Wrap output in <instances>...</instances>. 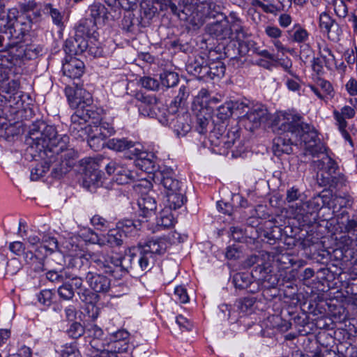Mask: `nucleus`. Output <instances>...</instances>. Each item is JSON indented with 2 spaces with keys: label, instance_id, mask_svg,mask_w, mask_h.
<instances>
[{
  "label": "nucleus",
  "instance_id": "1",
  "mask_svg": "<svg viewBox=\"0 0 357 357\" xmlns=\"http://www.w3.org/2000/svg\"><path fill=\"white\" fill-rule=\"evenodd\" d=\"M273 130L280 135L287 132L288 136L289 133L296 142L303 143L305 155L316 157L326 151L314 127L302 122L299 116L289 113L279 114L274 120Z\"/></svg>",
  "mask_w": 357,
  "mask_h": 357
},
{
  "label": "nucleus",
  "instance_id": "2",
  "mask_svg": "<svg viewBox=\"0 0 357 357\" xmlns=\"http://www.w3.org/2000/svg\"><path fill=\"white\" fill-rule=\"evenodd\" d=\"M6 51L0 53V93H6L13 96L18 95L20 82L10 79L11 69L26 59V50L22 42L9 41L6 43Z\"/></svg>",
  "mask_w": 357,
  "mask_h": 357
},
{
  "label": "nucleus",
  "instance_id": "3",
  "mask_svg": "<svg viewBox=\"0 0 357 357\" xmlns=\"http://www.w3.org/2000/svg\"><path fill=\"white\" fill-rule=\"evenodd\" d=\"M168 6L171 12L181 20L189 22L197 27L202 26L208 19L222 16L221 6L213 1L188 3L181 10L174 2L170 1Z\"/></svg>",
  "mask_w": 357,
  "mask_h": 357
},
{
  "label": "nucleus",
  "instance_id": "4",
  "mask_svg": "<svg viewBox=\"0 0 357 357\" xmlns=\"http://www.w3.org/2000/svg\"><path fill=\"white\" fill-rule=\"evenodd\" d=\"M29 137L40 152L47 155V158H52L53 153L62 151L66 147V142L69 141L68 136H59L54 126L47 125L43 121L33 125Z\"/></svg>",
  "mask_w": 357,
  "mask_h": 357
},
{
  "label": "nucleus",
  "instance_id": "5",
  "mask_svg": "<svg viewBox=\"0 0 357 357\" xmlns=\"http://www.w3.org/2000/svg\"><path fill=\"white\" fill-rule=\"evenodd\" d=\"M96 268L115 279H121L129 272H132V249L126 252L123 257H114L103 251H97L90 255Z\"/></svg>",
  "mask_w": 357,
  "mask_h": 357
},
{
  "label": "nucleus",
  "instance_id": "6",
  "mask_svg": "<svg viewBox=\"0 0 357 357\" xmlns=\"http://www.w3.org/2000/svg\"><path fill=\"white\" fill-rule=\"evenodd\" d=\"M312 167L317 172V181L320 186L337 188L344 185V176L338 173L337 162L328 155H324L321 159L313 160Z\"/></svg>",
  "mask_w": 357,
  "mask_h": 357
},
{
  "label": "nucleus",
  "instance_id": "7",
  "mask_svg": "<svg viewBox=\"0 0 357 357\" xmlns=\"http://www.w3.org/2000/svg\"><path fill=\"white\" fill-rule=\"evenodd\" d=\"M58 248V241L56 238L43 236L40 245L33 250H28L24 255V261L27 264L31 266L36 272L43 271L45 268V260L47 258V252L52 253Z\"/></svg>",
  "mask_w": 357,
  "mask_h": 357
},
{
  "label": "nucleus",
  "instance_id": "8",
  "mask_svg": "<svg viewBox=\"0 0 357 357\" xmlns=\"http://www.w3.org/2000/svg\"><path fill=\"white\" fill-rule=\"evenodd\" d=\"M323 204L324 201L320 195L313 197L306 202L302 201L293 207L295 218L302 226H311L317 222L318 211Z\"/></svg>",
  "mask_w": 357,
  "mask_h": 357
},
{
  "label": "nucleus",
  "instance_id": "9",
  "mask_svg": "<svg viewBox=\"0 0 357 357\" xmlns=\"http://www.w3.org/2000/svg\"><path fill=\"white\" fill-rule=\"evenodd\" d=\"M68 142H66V147L59 151L58 153H53L52 158H47L48 162H52V178L59 179L67 174L75 165L77 158V152L73 148H68Z\"/></svg>",
  "mask_w": 357,
  "mask_h": 357
},
{
  "label": "nucleus",
  "instance_id": "10",
  "mask_svg": "<svg viewBox=\"0 0 357 357\" xmlns=\"http://www.w3.org/2000/svg\"><path fill=\"white\" fill-rule=\"evenodd\" d=\"M64 258L61 253H54L47 259L45 268L47 280L52 283L62 284L70 277V271L63 267ZM45 271V270L43 271Z\"/></svg>",
  "mask_w": 357,
  "mask_h": 357
},
{
  "label": "nucleus",
  "instance_id": "11",
  "mask_svg": "<svg viewBox=\"0 0 357 357\" xmlns=\"http://www.w3.org/2000/svg\"><path fill=\"white\" fill-rule=\"evenodd\" d=\"M176 112L172 110H165L160 116H158V119L162 124L173 128L177 135L184 136L191 128L189 123L190 114L188 113L176 114Z\"/></svg>",
  "mask_w": 357,
  "mask_h": 357
},
{
  "label": "nucleus",
  "instance_id": "12",
  "mask_svg": "<svg viewBox=\"0 0 357 357\" xmlns=\"http://www.w3.org/2000/svg\"><path fill=\"white\" fill-rule=\"evenodd\" d=\"M268 112L261 104H251L248 112L243 117V123L245 128L252 132L258 128L261 123L266 122L268 119Z\"/></svg>",
  "mask_w": 357,
  "mask_h": 357
},
{
  "label": "nucleus",
  "instance_id": "13",
  "mask_svg": "<svg viewBox=\"0 0 357 357\" xmlns=\"http://www.w3.org/2000/svg\"><path fill=\"white\" fill-rule=\"evenodd\" d=\"M337 229H340L342 234L337 238V244L342 249L344 254H347L349 252L347 251V248L344 247V245L340 243V238L344 236H351L353 239L357 238V220L354 218H350L348 215V213L343 211L340 216L338 215L337 218Z\"/></svg>",
  "mask_w": 357,
  "mask_h": 357
},
{
  "label": "nucleus",
  "instance_id": "14",
  "mask_svg": "<svg viewBox=\"0 0 357 357\" xmlns=\"http://www.w3.org/2000/svg\"><path fill=\"white\" fill-rule=\"evenodd\" d=\"M65 93L70 106L77 109L93 102L91 94L77 84L74 87L66 86Z\"/></svg>",
  "mask_w": 357,
  "mask_h": 357
},
{
  "label": "nucleus",
  "instance_id": "15",
  "mask_svg": "<svg viewBox=\"0 0 357 357\" xmlns=\"http://www.w3.org/2000/svg\"><path fill=\"white\" fill-rule=\"evenodd\" d=\"M167 248V241L165 238L149 240L144 243H139L137 250H141L146 258L151 259L153 266L156 256L163 255Z\"/></svg>",
  "mask_w": 357,
  "mask_h": 357
},
{
  "label": "nucleus",
  "instance_id": "16",
  "mask_svg": "<svg viewBox=\"0 0 357 357\" xmlns=\"http://www.w3.org/2000/svg\"><path fill=\"white\" fill-rule=\"evenodd\" d=\"M13 20V22L7 33L8 38L10 41L22 42L31 28V20L24 15H17V18Z\"/></svg>",
  "mask_w": 357,
  "mask_h": 357
},
{
  "label": "nucleus",
  "instance_id": "17",
  "mask_svg": "<svg viewBox=\"0 0 357 357\" xmlns=\"http://www.w3.org/2000/svg\"><path fill=\"white\" fill-rule=\"evenodd\" d=\"M89 252L88 254H77L73 256L68 257V261L67 264V267L68 271L72 269L73 271V273H76L79 275H87L88 273H91L89 271L90 264L93 263L90 258V255L93 253Z\"/></svg>",
  "mask_w": 357,
  "mask_h": 357
},
{
  "label": "nucleus",
  "instance_id": "18",
  "mask_svg": "<svg viewBox=\"0 0 357 357\" xmlns=\"http://www.w3.org/2000/svg\"><path fill=\"white\" fill-rule=\"evenodd\" d=\"M93 130V125L75 112L71 116V123L69 126L70 134L75 139L84 140Z\"/></svg>",
  "mask_w": 357,
  "mask_h": 357
},
{
  "label": "nucleus",
  "instance_id": "19",
  "mask_svg": "<svg viewBox=\"0 0 357 357\" xmlns=\"http://www.w3.org/2000/svg\"><path fill=\"white\" fill-rule=\"evenodd\" d=\"M154 178L162 185L167 190V192L181 190V183L174 178V172L171 168L164 167L159 169L154 174Z\"/></svg>",
  "mask_w": 357,
  "mask_h": 357
},
{
  "label": "nucleus",
  "instance_id": "20",
  "mask_svg": "<svg viewBox=\"0 0 357 357\" xmlns=\"http://www.w3.org/2000/svg\"><path fill=\"white\" fill-rule=\"evenodd\" d=\"M222 19L208 24L206 26V32L217 40L231 38V32L229 29V18L222 14Z\"/></svg>",
  "mask_w": 357,
  "mask_h": 357
},
{
  "label": "nucleus",
  "instance_id": "21",
  "mask_svg": "<svg viewBox=\"0 0 357 357\" xmlns=\"http://www.w3.org/2000/svg\"><path fill=\"white\" fill-rule=\"evenodd\" d=\"M109 174H113V179L119 185H124L132 181L135 176L126 167L121 165L115 161H111L106 166Z\"/></svg>",
  "mask_w": 357,
  "mask_h": 357
},
{
  "label": "nucleus",
  "instance_id": "22",
  "mask_svg": "<svg viewBox=\"0 0 357 357\" xmlns=\"http://www.w3.org/2000/svg\"><path fill=\"white\" fill-rule=\"evenodd\" d=\"M89 45V41L85 37L78 36L76 33L73 37L68 38L64 45L66 56L70 57L84 53Z\"/></svg>",
  "mask_w": 357,
  "mask_h": 357
},
{
  "label": "nucleus",
  "instance_id": "23",
  "mask_svg": "<svg viewBox=\"0 0 357 357\" xmlns=\"http://www.w3.org/2000/svg\"><path fill=\"white\" fill-rule=\"evenodd\" d=\"M84 64L75 56H66L62 71L65 76L70 79H79L84 73Z\"/></svg>",
  "mask_w": 357,
  "mask_h": 357
},
{
  "label": "nucleus",
  "instance_id": "24",
  "mask_svg": "<svg viewBox=\"0 0 357 357\" xmlns=\"http://www.w3.org/2000/svg\"><path fill=\"white\" fill-rule=\"evenodd\" d=\"M240 131L238 127H232L226 134L222 136L221 146L218 149H213V152L218 154H227L228 149L232 148L236 144H240Z\"/></svg>",
  "mask_w": 357,
  "mask_h": 357
},
{
  "label": "nucleus",
  "instance_id": "25",
  "mask_svg": "<svg viewBox=\"0 0 357 357\" xmlns=\"http://www.w3.org/2000/svg\"><path fill=\"white\" fill-rule=\"evenodd\" d=\"M135 98L140 102L138 107L141 114L149 116H153L155 114L157 117L158 116L155 112L158 102V99L155 96L145 95L142 92H138L135 94ZM159 116L160 115L159 114Z\"/></svg>",
  "mask_w": 357,
  "mask_h": 357
},
{
  "label": "nucleus",
  "instance_id": "26",
  "mask_svg": "<svg viewBox=\"0 0 357 357\" xmlns=\"http://www.w3.org/2000/svg\"><path fill=\"white\" fill-rule=\"evenodd\" d=\"M129 333L126 330H118L109 335V341H106L107 347H112V349L119 351V353L126 352L128 351V340Z\"/></svg>",
  "mask_w": 357,
  "mask_h": 357
},
{
  "label": "nucleus",
  "instance_id": "27",
  "mask_svg": "<svg viewBox=\"0 0 357 357\" xmlns=\"http://www.w3.org/2000/svg\"><path fill=\"white\" fill-rule=\"evenodd\" d=\"M86 281L95 292L106 293L110 289V280L100 273H88Z\"/></svg>",
  "mask_w": 357,
  "mask_h": 357
},
{
  "label": "nucleus",
  "instance_id": "28",
  "mask_svg": "<svg viewBox=\"0 0 357 357\" xmlns=\"http://www.w3.org/2000/svg\"><path fill=\"white\" fill-rule=\"evenodd\" d=\"M83 179L89 186L95 185L100 178V172L96 169L97 165L90 158L82 160Z\"/></svg>",
  "mask_w": 357,
  "mask_h": 357
},
{
  "label": "nucleus",
  "instance_id": "29",
  "mask_svg": "<svg viewBox=\"0 0 357 357\" xmlns=\"http://www.w3.org/2000/svg\"><path fill=\"white\" fill-rule=\"evenodd\" d=\"M254 45L253 40L240 41L238 43V47L235 42H231L225 48V54L228 57L234 59L239 55H245L250 51L254 52Z\"/></svg>",
  "mask_w": 357,
  "mask_h": 357
},
{
  "label": "nucleus",
  "instance_id": "30",
  "mask_svg": "<svg viewBox=\"0 0 357 357\" xmlns=\"http://www.w3.org/2000/svg\"><path fill=\"white\" fill-rule=\"evenodd\" d=\"M283 132L282 134H284ZM292 138L291 135L286 137L278 136L274 138L273 141V152L275 155L280 156L282 154H290L293 152V142H291Z\"/></svg>",
  "mask_w": 357,
  "mask_h": 357
},
{
  "label": "nucleus",
  "instance_id": "31",
  "mask_svg": "<svg viewBox=\"0 0 357 357\" xmlns=\"http://www.w3.org/2000/svg\"><path fill=\"white\" fill-rule=\"evenodd\" d=\"M132 272L141 273L143 271H150L152 266L151 259L146 258L141 250H137V247L132 248Z\"/></svg>",
  "mask_w": 357,
  "mask_h": 357
},
{
  "label": "nucleus",
  "instance_id": "32",
  "mask_svg": "<svg viewBox=\"0 0 357 357\" xmlns=\"http://www.w3.org/2000/svg\"><path fill=\"white\" fill-rule=\"evenodd\" d=\"M96 22L95 20L86 18L79 22L75 29V33L78 36L85 37L86 40L93 38L96 40Z\"/></svg>",
  "mask_w": 357,
  "mask_h": 357
},
{
  "label": "nucleus",
  "instance_id": "33",
  "mask_svg": "<svg viewBox=\"0 0 357 357\" xmlns=\"http://www.w3.org/2000/svg\"><path fill=\"white\" fill-rule=\"evenodd\" d=\"M229 29L231 32V38H235L237 40L245 38L247 33L244 26L242 25L241 20L237 17L235 13H231L229 17Z\"/></svg>",
  "mask_w": 357,
  "mask_h": 357
},
{
  "label": "nucleus",
  "instance_id": "34",
  "mask_svg": "<svg viewBox=\"0 0 357 357\" xmlns=\"http://www.w3.org/2000/svg\"><path fill=\"white\" fill-rule=\"evenodd\" d=\"M139 215L146 218L151 215L156 209L157 204L155 198L150 194L142 195L138 199Z\"/></svg>",
  "mask_w": 357,
  "mask_h": 357
},
{
  "label": "nucleus",
  "instance_id": "35",
  "mask_svg": "<svg viewBox=\"0 0 357 357\" xmlns=\"http://www.w3.org/2000/svg\"><path fill=\"white\" fill-rule=\"evenodd\" d=\"M120 230L119 227L116 226L115 228L111 229L104 235L105 245H108L112 248L120 247L123 245L124 240L126 238V234Z\"/></svg>",
  "mask_w": 357,
  "mask_h": 357
},
{
  "label": "nucleus",
  "instance_id": "36",
  "mask_svg": "<svg viewBox=\"0 0 357 357\" xmlns=\"http://www.w3.org/2000/svg\"><path fill=\"white\" fill-rule=\"evenodd\" d=\"M89 134L85 139H87L88 144L94 151H99L106 146L107 137L104 133L101 132L100 128H93Z\"/></svg>",
  "mask_w": 357,
  "mask_h": 357
},
{
  "label": "nucleus",
  "instance_id": "37",
  "mask_svg": "<svg viewBox=\"0 0 357 357\" xmlns=\"http://www.w3.org/2000/svg\"><path fill=\"white\" fill-rule=\"evenodd\" d=\"M105 345H107L106 343L98 344L97 340L92 342L91 349H89V351L91 350L89 355L91 357H117L116 354L119 351L112 349V347L105 349Z\"/></svg>",
  "mask_w": 357,
  "mask_h": 357
},
{
  "label": "nucleus",
  "instance_id": "38",
  "mask_svg": "<svg viewBox=\"0 0 357 357\" xmlns=\"http://www.w3.org/2000/svg\"><path fill=\"white\" fill-rule=\"evenodd\" d=\"M40 157L43 159V162L37 164L34 167H33L31 170V179L32 181H38L41 177H43L47 171L50 169H52V162H48V159L47 155H43V153L40 152ZM52 170H51L52 172Z\"/></svg>",
  "mask_w": 357,
  "mask_h": 357
},
{
  "label": "nucleus",
  "instance_id": "39",
  "mask_svg": "<svg viewBox=\"0 0 357 357\" xmlns=\"http://www.w3.org/2000/svg\"><path fill=\"white\" fill-rule=\"evenodd\" d=\"M18 11L15 8H13L8 10L6 13L4 11V6L0 8V32L8 33L11 26L13 19L17 18Z\"/></svg>",
  "mask_w": 357,
  "mask_h": 357
},
{
  "label": "nucleus",
  "instance_id": "40",
  "mask_svg": "<svg viewBox=\"0 0 357 357\" xmlns=\"http://www.w3.org/2000/svg\"><path fill=\"white\" fill-rule=\"evenodd\" d=\"M198 112L197 117V130L200 134H205L207 132V127L211 121V111L208 108L196 109Z\"/></svg>",
  "mask_w": 357,
  "mask_h": 357
},
{
  "label": "nucleus",
  "instance_id": "41",
  "mask_svg": "<svg viewBox=\"0 0 357 357\" xmlns=\"http://www.w3.org/2000/svg\"><path fill=\"white\" fill-rule=\"evenodd\" d=\"M107 147L116 151H124L135 149V143L127 138H112L107 141Z\"/></svg>",
  "mask_w": 357,
  "mask_h": 357
},
{
  "label": "nucleus",
  "instance_id": "42",
  "mask_svg": "<svg viewBox=\"0 0 357 357\" xmlns=\"http://www.w3.org/2000/svg\"><path fill=\"white\" fill-rule=\"evenodd\" d=\"M167 203L169 210H176L181 208L186 202V197L184 196V192L181 190H175L173 192H167Z\"/></svg>",
  "mask_w": 357,
  "mask_h": 357
},
{
  "label": "nucleus",
  "instance_id": "43",
  "mask_svg": "<svg viewBox=\"0 0 357 357\" xmlns=\"http://www.w3.org/2000/svg\"><path fill=\"white\" fill-rule=\"evenodd\" d=\"M175 222L171 210L164 208L156 219V229L158 231L172 227Z\"/></svg>",
  "mask_w": 357,
  "mask_h": 357
},
{
  "label": "nucleus",
  "instance_id": "44",
  "mask_svg": "<svg viewBox=\"0 0 357 357\" xmlns=\"http://www.w3.org/2000/svg\"><path fill=\"white\" fill-rule=\"evenodd\" d=\"M91 104L85 105L84 107H80V109H78L76 110V113L77 114H79L82 118H83L87 123L88 121L91 119L93 122H98L100 119V114L96 108L95 106L92 105Z\"/></svg>",
  "mask_w": 357,
  "mask_h": 357
},
{
  "label": "nucleus",
  "instance_id": "45",
  "mask_svg": "<svg viewBox=\"0 0 357 357\" xmlns=\"http://www.w3.org/2000/svg\"><path fill=\"white\" fill-rule=\"evenodd\" d=\"M134 155L139 158L137 160V165L140 166L142 169L147 172H157L155 169V163L151 158H146L144 155H147L145 153L140 152L137 148H135L133 151Z\"/></svg>",
  "mask_w": 357,
  "mask_h": 357
},
{
  "label": "nucleus",
  "instance_id": "46",
  "mask_svg": "<svg viewBox=\"0 0 357 357\" xmlns=\"http://www.w3.org/2000/svg\"><path fill=\"white\" fill-rule=\"evenodd\" d=\"M252 278L248 273H237L232 278V283L236 289H245L251 285L256 284L255 282H252Z\"/></svg>",
  "mask_w": 357,
  "mask_h": 357
},
{
  "label": "nucleus",
  "instance_id": "47",
  "mask_svg": "<svg viewBox=\"0 0 357 357\" xmlns=\"http://www.w3.org/2000/svg\"><path fill=\"white\" fill-rule=\"evenodd\" d=\"M225 127L223 125H215L209 132L208 142L212 146V149H218L221 146L222 136L224 135Z\"/></svg>",
  "mask_w": 357,
  "mask_h": 357
},
{
  "label": "nucleus",
  "instance_id": "48",
  "mask_svg": "<svg viewBox=\"0 0 357 357\" xmlns=\"http://www.w3.org/2000/svg\"><path fill=\"white\" fill-rule=\"evenodd\" d=\"M340 243L344 245L349 252L344 254V257L347 260L354 259L355 257V251L357 252V238L354 240L351 236H344L340 238Z\"/></svg>",
  "mask_w": 357,
  "mask_h": 357
},
{
  "label": "nucleus",
  "instance_id": "49",
  "mask_svg": "<svg viewBox=\"0 0 357 357\" xmlns=\"http://www.w3.org/2000/svg\"><path fill=\"white\" fill-rule=\"evenodd\" d=\"M264 236L270 241H275L282 236V229L275 225L271 220L266 221L264 224Z\"/></svg>",
  "mask_w": 357,
  "mask_h": 357
},
{
  "label": "nucleus",
  "instance_id": "50",
  "mask_svg": "<svg viewBox=\"0 0 357 357\" xmlns=\"http://www.w3.org/2000/svg\"><path fill=\"white\" fill-rule=\"evenodd\" d=\"M190 94L189 89L184 85L179 88L178 93L175 97L174 100L171 104L170 107L167 110H172V112H177L178 107L184 105L185 100L188 98ZM165 110H167L165 109Z\"/></svg>",
  "mask_w": 357,
  "mask_h": 357
},
{
  "label": "nucleus",
  "instance_id": "51",
  "mask_svg": "<svg viewBox=\"0 0 357 357\" xmlns=\"http://www.w3.org/2000/svg\"><path fill=\"white\" fill-rule=\"evenodd\" d=\"M85 333L89 337H91L92 340L89 342V347H91V342L97 340L99 343H106V340H102L103 331L101 328L96 324H91L86 326Z\"/></svg>",
  "mask_w": 357,
  "mask_h": 357
},
{
  "label": "nucleus",
  "instance_id": "52",
  "mask_svg": "<svg viewBox=\"0 0 357 357\" xmlns=\"http://www.w3.org/2000/svg\"><path fill=\"white\" fill-rule=\"evenodd\" d=\"M160 79L162 87L167 89L176 86L179 80L177 73L172 71H164L160 75Z\"/></svg>",
  "mask_w": 357,
  "mask_h": 357
},
{
  "label": "nucleus",
  "instance_id": "53",
  "mask_svg": "<svg viewBox=\"0 0 357 357\" xmlns=\"http://www.w3.org/2000/svg\"><path fill=\"white\" fill-rule=\"evenodd\" d=\"M42 10L45 14H47L51 16L54 24L58 26H61L63 25V14L58 9L54 8L52 4L47 3L44 5Z\"/></svg>",
  "mask_w": 357,
  "mask_h": 357
},
{
  "label": "nucleus",
  "instance_id": "54",
  "mask_svg": "<svg viewBox=\"0 0 357 357\" xmlns=\"http://www.w3.org/2000/svg\"><path fill=\"white\" fill-rule=\"evenodd\" d=\"M232 111L241 118V121L243 122V117L248 112L249 108L252 103L248 100H236L231 101Z\"/></svg>",
  "mask_w": 357,
  "mask_h": 357
},
{
  "label": "nucleus",
  "instance_id": "55",
  "mask_svg": "<svg viewBox=\"0 0 357 357\" xmlns=\"http://www.w3.org/2000/svg\"><path fill=\"white\" fill-rule=\"evenodd\" d=\"M288 33L292 40L296 43H303L308 38L307 31L299 24H296Z\"/></svg>",
  "mask_w": 357,
  "mask_h": 357
},
{
  "label": "nucleus",
  "instance_id": "56",
  "mask_svg": "<svg viewBox=\"0 0 357 357\" xmlns=\"http://www.w3.org/2000/svg\"><path fill=\"white\" fill-rule=\"evenodd\" d=\"M90 15L91 17V20H96L100 18L106 19L107 18V9L105 6L100 3H93L89 8Z\"/></svg>",
  "mask_w": 357,
  "mask_h": 357
},
{
  "label": "nucleus",
  "instance_id": "57",
  "mask_svg": "<svg viewBox=\"0 0 357 357\" xmlns=\"http://www.w3.org/2000/svg\"><path fill=\"white\" fill-rule=\"evenodd\" d=\"M139 222L138 220L134 221L132 220L126 219L119 221L116 224V227H119L120 230L124 231V234L128 236L132 231L138 229L139 226Z\"/></svg>",
  "mask_w": 357,
  "mask_h": 357
},
{
  "label": "nucleus",
  "instance_id": "58",
  "mask_svg": "<svg viewBox=\"0 0 357 357\" xmlns=\"http://www.w3.org/2000/svg\"><path fill=\"white\" fill-rule=\"evenodd\" d=\"M270 272L271 268L269 266L267 263H264L263 260V263H259L254 268L252 275L253 277L257 278L258 280H267Z\"/></svg>",
  "mask_w": 357,
  "mask_h": 357
},
{
  "label": "nucleus",
  "instance_id": "59",
  "mask_svg": "<svg viewBox=\"0 0 357 357\" xmlns=\"http://www.w3.org/2000/svg\"><path fill=\"white\" fill-rule=\"evenodd\" d=\"M57 292L60 298L64 300H70L75 295L72 284L67 280L59 286Z\"/></svg>",
  "mask_w": 357,
  "mask_h": 357
},
{
  "label": "nucleus",
  "instance_id": "60",
  "mask_svg": "<svg viewBox=\"0 0 357 357\" xmlns=\"http://www.w3.org/2000/svg\"><path fill=\"white\" fill-rule=\"evenodd\" d=\"M335 25V21L327 13H322L319 16V27L322 31L330 33L331 29Z\"/></svg>",
  "mask_w": 357,
  "mask_h": 357
},
{
  "label": "nucleus",
  "instance_id": "61",
  "mask_svg": "<svg viewBox=\"0 0 357 357\" xmlns=\"http://www.w3.org/2000/svg\"><path fill=\"white\" fill-rule=\"evenodd\" d=\"M231 106V101H228L218 107L217 109L218 118L223 121L231 116V115L234 114Z\"/></svg>",
  "mask_w": 357,
  "mask_h": 357
},
{
  "label": "nucleus",
  "instance_id": "62",
  "mask_svg": "<svg viewBox=\"0 0 357 357\" xmlns=\"http://www.w3.org/2000/svg\"><path fill=\"white\" fill-rule=\"evenodd\" d=\"M88 41L89 45L85 52L93 57L101 56L102 55L103 50L102 48L100 46V43L97 39L96 38V40H94L93 38H90L88 40Z\"/></svg>",
  "mask_w": 357,
  "mask_h": 357
},
{
  "label": "nucleus",
  "instance_id": "63",
  "mask_svg": "<svg viewBox=\"0 0 357 357\" xmlns=\"http://www.w3.org/2000/svg\"><path fill=\"white\" fill-rule=\"evenodd\" d=\"M77 294L80 300L86 303L93 304L98 301V295L89 289H81Z\"/></svg>",
  "mask_w": 357,
  "mask_h": 357
},
{
  "label": "nucleus",
  "instance_id": "64",
  "mask_svg": "<svg viewBox=\"0 0 357 357\" xmlns=\"http://www.w3.org/2000/svg\"><path fill=\"white\" fill-rule=\"evenodd\" d=\"M139 82L142 87L148 90L158 91L160 88V84L158 80L149 76L141 77L139 79Z\"/></svg>",
  "mask_w": 357,
  "mask_h": 357
}]
</instances>
